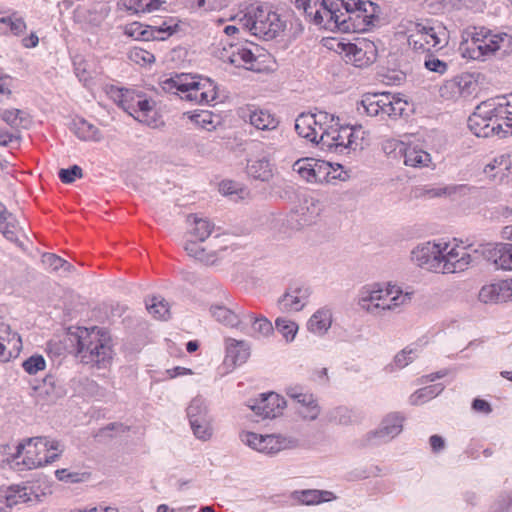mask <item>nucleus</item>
Segmentation results:
<instances>
[{"mask_svg":"<svg viewBox=\"0 0 512 512\" xmlns=\"http://www.w3.org/2000/svg\"><path fill=\"white\" fill-rule=\"evenodd\" d=\"M459 50L463 57L484 60L485 57H505L512 54V34L493 33L485 27L469 26L462 32Z\"/></svg>","mask_w":512,"mask_h":512,"instance_id":"nucleus-1","label":"nucleus"},{"mask_svg":"<svg viewBox=\"0 0 512 512\" xmlns=\"http://www.w3.org/2000/svg\"><path fill=\"white\" fill-rule=\"evenodd\" d=\"M295 7L309 21L326 30L350 31L352 7L345 0H295Z\"/></svg>","mask_w":512,"mask_h":512,"instance_id":"nucleus-2","label":"nucleus"},{"mask_svg":"<svg viewBox=\"0 0 512 512\" xmlns=\"http://www.w3.org/2000/svg\"><path fill=\"white\" fill-rule=\"evenodd\" d=\"M68 338L75 343L76 353L81 362L104 368L112 359V343L109 333L98 327H77L75 332H69Z\"/></svg>","mask_w":512,"mask_h":512,"instance_id":"nucleus-3","label":"nucleus"},{"mask_svg":"<svg viewBox=\"0 0 512 512\" xmlns=\"http://www.w3.org/2000/svg\"><path fill=\"white\" fill-rule=\"evenodd\" d=\"M161 85L165 92L195 104L208 105L218 98L216 83L200 75L176 74L162 81Z\"/></svg>","mask_w":512,"mask_h":512,"instance_id":"nucleus-4","label":"nucleus"},{"mask_svg":"<svg viewBox=\"0 0 512 512\" xmlns=\"http://www.w3.org/2000/svg\"><path fill=\"white\" fill-rule=\"evenodd\" d=\"M503 108L502 101L489 100L479 104L475 111L468 118V127L477 137H489L491 135L504 136L508 130L503 129L505 114L500 113Z\"/></svg>","mask_w":512,"mask_h":512,"instance_id":"nucleus-5","label":"nucleus"},{"mask_svg":"<svg viewBox=\"0 0 512 512\" xmlns=\"http://www.w3.org/2000/svg\"><path fill=\"white\" fill-rule=\"evenodd\" d=\"M21 444L25 445L24 457L21 463L27 469H35L51 464L58 460L64 451V445L60 441L47 436L27 438Z\"/></svg>","mask_w":512,"mask_h":512,"instance_id":"nucleus-6","label":"nucleus"},{"mask_svg":"<svg viewBox=\"0 0 512 512\" xmlns=\"http://www.w3.org/2000/svg\"><path fill=\"white\" fill-rule=\"evenodd\" d=\"M240 23L244 31L266 40L275 38L285 28L279 14L260 5L250 6Z\"/></svg>","mask_w":512,"mask_h":512,"instance_id":"nucleus-7","label":"nucleus"},{"mask_svg":"<svg viewBox=\"0 0 512 512\" xmlns=\"http://www.w3.org/2000/svg\"><path fill=\"white\" fill-rule=\"evenodd\" d=\"M111 97L124 111L134 119L147 125L155 123L154 112L151 102L143 95L129 89L112 88Z\"/></svg>","mask_w":512,"mask_h":512,"instance_id":"nucleus-8","label":"nucleus"},{"mask_svg":"<svg viewBox=\"0 0 512 512\" xmlns=\"http://www.w3.org/2000/svg\"><path fill=\"white\" fill-rule=\"evenodd\" d=\"M396 292V295L391 296L392 290H387L385 293L382 290L370 291L367 296L359 299L358 304L361 309L373 315H382L385 311L394 310L411 301L412 293L406 292L403 294L402 291Z\"/></svg>","mask_w":512,"mask_h":512,"instance_id":"nucleus-9","label":"nucleus"},{"mask_svg":"<svg viewBox=\"0 0 512 512\" xmlns=\"http://www.w3.org/2000/svg\"><path fill=\"white\" fill-rule=\"evenodd\" d=\"M335 121V116L320 111L317 114L303 112L295 119V131L297 135L318 146L321 131L325 130L326 124Z\"/></svg>","mask_w":512,"mask_h":512,"instance_id":"nucleus-10","label":"nucleus"},{"mask_svg":"<svg viewBox=\"0 0 512 512\" xmlns=\"http://www.w3.org/2000/svg\"><path fill=\"white\" fill-rule=\"evenodd\" d=\"M339 117L335 116V123L326 124L325 130L321 131L318 147L322 150L342 152L352 144V126L340 125Z\"/></svg>","mask_w":512,"mask_h":512,"instance_id":"nucleus-11","label":"nucleus"},{"mask_svg":"<svg viewBox=\"0 0 512 512\" xmlns=\"http://www.w3.org/2000/svg\"><path fill=\"white\" fill-rule=\"evenodd\" d=\"M45 495L36 484L12 485L0 493V510L12 508L20 503L37 504Z\"/></svg>","mask_w":512,"mask_h":512,"instance_id":"nucleus-12","label":"nucleus"},{"mask_svg":"<svg viewBox=\"0 0 512 512\" xmlns=\"http://www.w3.org/2000/svg\"><path fill=\"white\" fill-rule=\"evenodd\" d=\"M414 36L409 38V44L414 49H422L429 51L431 48H442L448 42V35L446 28L438 23L435 25L418 24L417 34L418 39H413Z\"/></svg>","mask_w":512,"mask_h":512,"instance_id":"nucleus-13","label":"nucleus"},{"mask_svg":"<svg viewBox=\"0 0 512 512\" xmlns=\"http://www.w3.org/2000/svg\"><path fill=\"white\" fill-rule=\"evenodd\" d=\"M320 212V202L313 198H306L296 209L286 215L283 224L289 230H300L305 226L313 224L320 215Z\"/></svg>","mask_w":512,"mask_h":512,"instance_id":"nucleus-14","label":"nucleus"},{"mask_svg":"<svg viewBox=\"0 0 512 512\" xmlns=\"http://www.w3.org/2000/svg\"><path fill=\"white\" fill-rule=\"evenodd\" d=\"M380 6L370 0H354V33L365 32L380 24Z\"/></svg>","mask_w":512,"mask_h":512,"instance_id":"nucleus-15","label":"nucleus"},{"mask_svg":"<svg viewBox=\"0 0 512 512\" xmlns=\"http://www.w3.org/2000/svg\"><path fill=\"white\" fill-rule=\"evenodd\" d=\"M478 84L474 76L464 73L446 80L440 87V96L444 99L451 100L459 97L467 98L471 96L477 89Z\"/></svg>","mask_w":512,"mask_h":512,"instance_id":"nucleus-16","label":"nucleus"},{"mask_svg":"<svg viewBox=\"0 0 512 512\" xmlns=\"http://www.w3.org/2000/svg\"><path fill=\"white\" fill-rule=\"evenodd\" d=\"M240 438L243 443L252 449L266 454H275L282 449H286L290 442L277 435H260L254 432H242Z\"/></svg>","mask_w":512,"mask_h":512,"instance_id":"nucleus-17","label":"nucleus"},{"mask_svg":"<svg viewBox=\"0 0 512 512\" xmlns=\"http://www.w3.org/2000/svg\"><path fill=\"white\" fill-rule=\"evenodd\" d=\"M404 417L399 413H390L381 421L378 429L371 431L366 436L368 444L377 445L395 438L402 431Z\"/></svg>","mask_w":512,"mask_h":512,"instance_id":"nucleus-18","label":"nucleus"},{"mask_svg":"<svg viewBox=\"0 0 512 512\" xmlns=\"http://www.w3.org/2000/svg\"><path fill=\"white\" fill-rule=\"evenodd\" d=\"M163 22L160 26H144L139 22L127 24L124 29L125 35L135 40H164L175 32V28Z\"/></svg>","mask_w":512,"mask_h":512,"instance_id":"nucleus-19","label":"nucleus"},{"mask_svg":"<svg viewBox=\"0 0 512 512\" xmlns=\"http://www.w3.org/2000/svg\"><path fill=\"white\" fill-rule=\"evenodd\" d=\"M242 333L260 338L268 336L273 332L272 323L262 315L252 312H242V321L239 329Z\"/></svg>","mask_w":512,"mask_h":512,"instance_id":"nucleus-20","label":"nucleus"},{"mask_svg":"<svg viewBox=\"0 0 512 512\" xmlns=\"http://www.w3.org/2000/svg\"><path fill=\"white\" fill-rule=\"evenodd\" d=\"M310 294L311 290L306 285L290 286L278 300V306L282 311L298 312L305 306Z\"/></svg>","mask_w":512,"mask_h":512,"instance_id":"nucleus-21","label":"nucleus"},{"mask_svg":"<svg viewBox=\"0 0 512 512\" xmlns=\"http://www.w3.org/2000/svg\"><path fill=\"white\" fill-rule=\"evenodd\" d=\"M285 406V400L277 393L270 392L262 394L261 399L257 401L251 408L263 418H275L281 414Z\"/></svg>","mask_w":512,"mask_h":512,"instance_id":"nucleus-22","label":"nucleus"},{"mask_svg":"<svg viewBox=\"0 0 512 512\" xmlns=\"http://www.w3.org/2000/svg\"><path fill=\"white\" fill-rule=\"evenodd\" d=\"M479 300L483 303H502L512 298V287L507 281L485 285L479 291Z\"/></svg>","mask_w":512,"mask_h":512,"instance_id":"nucleus-23","label":"nucleus"},{"mask_svg":"<svg viewBox=\"0 0 512 512\" xmlns=\"http://www.w3.org/2000/svg\"><path fill=\"white\" fill-rule=\"evenodd\" d=\"M376 58L377 48L374 42L363 37H354V67H367L373 64Z\"/></svg>","mask_w":512,"mask_h":512,"instance_id":"nucleus-24","label":"nucleus"},{"mask_svg":"<svg viewBox=\"0 0 512 512\" xmlns=\"http://www.w3.org/2000/svg\"><path fill=\"white\" fill-rule=\"evenodd\" d=\"M440 247L437 244L426 242L418 245L411 251V260L419 267L431 271L432 265L438 264Z\"/></svg>","mask_w":512,"mask_h":512,"instance_id":"nucleus-25","label":"nucleus"},{"mask_svg":"<svg viewBox=\"0 0 512 512\" xmlns=\"http://www.w3.org/2000/svg\"><path fill=\"white\" fill-rule=\"evenodd\" d=\"M230 49L231 51L229 52L224 48V52L221 56L224 61H227L236 67L255 70L254 64L256 62V57L251 50L232 44L230 45Z\"/></svg>","mask_w":512,"mask_h":512,"instance_id":"nucleus-26","label":"nucleus"},{"mask_svg":"<svg viewBox=\"0 0 512 512\" xmlns=\"http://www.w3.org/2000/svg\"><path fill=\"white\" fill-rule=\"evenodd\" d=\"M36 401L38 404L55 403L63 395V388L56 384L55 378L48 375L44 378L42 384L35 387Z\"/></svg>","mask_w":512,"mask_h":512,"instance_id":"nucleus-27","label":"nucleus"},{"mask_svg":"<svg viewBox=\"0 0 512 512\" xmlns=\"http://www.w3.org/2000/svg\"><path fill=\"white\" fill-rule=\"evenodd\" d=\"M249 123L255 127L257 130L261 131H269L273 133H277V129L279 126V119L268 110L264 109H255L249 111L248 114Z\"/></svg>","mask_w":512,"mask_h":512,"instance_id":"nucleus-28","label":"nucleus"},{"mask_svg":"<svg viewBox=\"0 0 512 512\" xmlns=\"http://www.w3.org/2000/svg\"><path fill=\"white\" fill-rule=\"evenodd\" d=\"M225 347L226 359L234 365L245 363L250 356V346L246 341L229 337L225 339Z\"/></svg>","mask_w":512,"mask_h":512,"instance_id":"nucleus-29","label":"nucleus"},{"mask_svg":"<svg viewBox=\"0 0 512 512\" xmlns=\"http://www.w3.org/2000/svg\"><path fill=\"white\" fill-rule=\"evenodd\" d=\"M383 98V93L380 94H365L360 102H357L356 111L359 115H366L369 117L377 116L379 113L383 114V108L388 102Z\"/></svg>","mask_w":512,"mask_h":512,"instance_id":"nucleus-30","label":"nucleus"},{"mask_svg":"<svg viewBox=\"0 0 512 512\" xmlns=\"http://www.w3.org/2000/svg\"><path fill=\"white\" fill-rule=\"evenodd\" d=\"M289 395L301 405L299 414L304 419L315 420L318 417L320 414V407L313 394L298 392L290 393Z\"/></svg>","mask_w":512,"mask_h":512,"instance_id":"nucleus-31","label":"nucleus"},{"mask_svg":"<svg viewBox=\"0 0 512 512\" xmlns=\"http://www.w3.org/2000/svg\"><path fill=\"white\" fill-rule=\"evenodd\" d=\"M210 313L219 323L231 328L240 329L242 313H236L223 305H212Z\"/></svg>","mask_w":512,"mask_h":512,"instance_id":"nucleus-32","label":"nucleus"},{"mask_svg":"<svg viewBox=\"0 0 512 512\" xmlns=\"http://www.w3.org/2000/svg\"><path fill=\"white\" fill-rule=\"evenodd\" d=\"M399 153L404 157V164L415 168L428 166L431 161L430 154L416 147H403L400 145Z\"/></svg>","mask_w":512,"mask_h":512,"instance_id":"nucleus-33","label":"nucleus"},{"mask_svg":"<svg viewBox=\"0 0 512 512\" xmlns=\"http://www.w3.org/2000/svg\"><path fill=\"white\" fill-rule=\"evenodd\" d=\"M331 323V311L327 308H321L310 317L307 328L310 332L322 335L330 328Z\"/></svg>","mask_w":512,"mask_h":512,"instance_id":"nucleus-34","label":"nucleus"},{"mask_svg":"<svg viewBox=\"0 0 512 512\" xmlns=\"http://www.w3.org/2000/svg\"><path fill=\"white\" fill-rule=\"evenodd\" d=\"M73 131L82 141L99 142L102 139L100 130L83 118L74 120Z\"/></svg>","mask_w":512,"mask_h":512,"instance_id":"nucleus-35","label":"nucleus"},{"mask_svg":"<svg viewBox=\"0 0 512 512\" xmlns=\"http://www.w3.org/2000/svg\"><path fill=\"white\" fill-rule=\"evenodd\" d=\"M490 259L497 268L503 270H512V244L506 243L495 247L489 251Z\"/></svg>","mask_w":512,"mask_h":512,"instance_id":"nucleus-36","label":"nucleus"},{"mask_svg":"<svg viewBox=\"0 0 512 512\" xmlns=\"http://www.w3.org/2000/svg\"><path fill=\"white\" fill-rule=\"evenodd\" d=\"M296 493L298 501L305 505H317L323 502L332 501L336 498L331 491L327 490L309 489Z\"/></svg>","mask_w":512,"mask_h":512,"instance_id":"nucleus-37","label":"nucleus"},{"mask_svg":"<svg viewBox=\"0 0 512 512\" xmlns=\"http://www.w3.org/2000/svg\"><path fill=\"white\" fill-rule=\"evenodd\" d=\"M164 0H120L119 5L132 14L150 13L160 8Z\"/></svg>","mask_w":512,"mask_h":512,"instance_id":"nucleus-38","label":"nucleus"},{"mask_svg":"<svg viewBox=\"0 0 512 512\" xmlns=\"http://www.w3.org/2000/svg\"><path fill=\"white\" fill-rule=\"evenodd\" d=\"M383 98H386V102H388L383 108V114L388 115L390 118H397L404 115L408 107V102L400 97L399 94L383 92Z\"/></svg>","mask_w":512,"mask_h":512,"instance_id":"nucleus-39","label":"nucleus"},{"mask_svg":"<svg viewBox=\"0 0 512 512\" xmlns=\"http://www.w3.org/2000/svg\"><path fill=\"white\" fill-rule=\"evenodd\" d=\"M247 174L253 179L267 182L273 177L272 166L265 158L254 160L247 165Z\"/></svg>","mask_w":512,"mask_h":512,"instance_id":"nucleus-40","label":"nucleus"},{"mask_svg":"<svg viewBox=\"0 0 512 512\" xmlns=\"http://www.w3.org/2000/svg\"><path fill=\"white\" fill-rule=\"evenodd\" d=\"M15 341L21 344L20 336L11 330V327L3 319H0V360L8 361L11 357L10 352H6V343Z\"/></svg>","mask_w":512,"mask_h":512,"instance_id":"nucleus-41","label":"nucleus"},{"mask_svg":"<svg viewBox=\"0 0 512 512\" xmlns=\"http://www.w3.org/2000/svg\"><path fill=\"white\" fill-rule=\"evenodd\" d=\"M0 232L7 240L11 242H18L19 235L22 233V228L19 226L16 217L11 212L2 220V223H0Z\"/></svg>","mask_w":512,"mask_h":512,"instance_id":"nucleus-42","label":"nucleus"},{"mask_svg":"<svg viewBox=\"0 0 512 512\" xmlns=\"http://www.w3.org/2000/svg\"><path fill=\"white\" fill-rule=\"evenodd\" d=\"M444 390V385L441 383L429 385L418 389L410 396V403L412 405H418L425 401L432 399L439 395Z\"/></svg>","mask_w":512,"mask_h":512,"instance_id":"nucleus-43","label":"nucleus"},{"mask_svg":"<svg viewBox=\"0 0 512 512\" xmlns=\"http://www.w3.org/2000/svg\"><path fill=\"white\" fill-rule=\"evenodd\" d=\"M454 249L449 251L447 254H443V252L439 251V256L437 257L438 264L432 265L431 271L436 273H455L457 272L455 261H452L454 258Z\"/></svg>","mask_w":512,"mask_h":512,"instance_id":"nucleus-44","label":"nucleus"},{"mask_svg":"<svg viewBox=\"0 0 512 512\" xmlns=\"http://www.w3.org/2000/svg\"><path fill=\"white\" fill-rule=\"evenodd\" d=\"M146 308L157 319H167L169 317L168 303L161 297H152L149 301H146Z\"/></svg>","mask_w":512,"mask_h":512,"instance_id":"nucleus-45","label":"nucleus"},{"mask_svg":"<svg viewBox=\"0 0 512 512\" xmlns=\"http://www.w3.org/2000/svg\"><path fill=\"white\" fill-rule=\"evenodd\" d=\"M312 164L315 168L314 182H329V176L331 173L337 172L339 168H334V165L330 162L317 160L311 158Z\"/></svg>","mask_w":512,"mask_h":512,"instance_id":"nucleus-46","label":"nucleus"},{"mask_svg":"<svg viewBox=\"0 0 512 512\" xmlns=\"http://www.w3.org/2000/svg\"><path fill=\"white\" fill-rule=\"evenodd\" d=\"M24 448L25 445L21 442L16 446L0 444V464L14 462L23 454Z\"/></svg>","mask_w":512,"mask_h":512,"instance_id":"nucleus-47","label":"nucleus"},{"mask_svg":"<svg viewBox=\"0 0 512 512\" xmlns=\"http://www.w3.org/2000/svg\"><path fill=\"white\" fill-rule=\"evenodd\" d=\"M0 117L11 128L18 130L19 127L23 126L26 113L20 109H6L2 111ZM17 133H19V131H17Z\"/></svg>","mask_w":512,"mask_h":512,"instance_id":"nucleus-48","label":"nucleus"},{"mask_svg":"<svg viewBox=\"0 0 512 512\" xmlns=\"http://www.w3.org/2000/svg\"><path fill=\"white\" fill-rule=\"evenodd\" d=\"M41 261L52 271H58L60 269L70 271L73 268L69 262L54 253H44L42 255Z\"/></svg>","mask_w":512,"mask_h":512,"instance_id":"nucleus-49","label":"nucleus"},{"mask_svg":"<svg viewBox=\"0 0 512 512\" xmlns=\"http://www.w3.org/2000/svg\"><path fill=\"white\" fill-rule=\"evenodd\" d=\"M466 189L465 185H450L446 187H432V188H423L421 192V196H426L428 198L441 197L443 195H452L457 192H461Z\"/></svg>","mask_w":512,"mask_h":512,"instance_id":"nucleus-50","label":"nucleus"},{"mask_svg":"<svg viewBox=\"0 0 512 512\" xmlns=\"http://www.w3.org/2000/svg\"><path fill=\"white\" fill-rule=\"evenodd\" d=\"M213 229L214 224L209 220L195 218L192 235L196 240L203 242L211 235Z\"/></svg>","mask_w":512,"mask_h":512,"instance_id":"nucleus-51","label":"nucleus"},{"mask_svg":"<svg viewBox=\"0 0 512 512\" xmlns=\"http://www.w3.org/2000/svg\"><path fill=\"white\" fill-rule=\"evenodd\" d=\"M293 170L308 182H314L315 168L311 158L299 159L293 164Z\"/></svg>","mask_w":512,"mask_h":512,"instance_id":"nucleus-52","label":"nucleus"},{"mask_svg":"<svg viewBox=\"0 0 512 512\" xmlns=\"http://www.w3.org/2000/svg\"><path fill=\"white\" fill-rule=\"evenodd\" d=\"M276 329L287 341H292L298 330V325L290 320L278 318L275 322Z\"/></svg>","mask_w":512,"mask_h":512,"instance_id":"nucleus-53","label":"nucleus"},{"mask_svg":"<svg viewBox=\"0 0 512 512\" xmlns=\"http://www.w3.org/2000/svg\"><path fill=\"white\" fill-rule=\"evenodd\" d=\"M208 414L207 405L202 397H195L187 407L188 419L205 416Z\"/></svg>","mask_w":512,"mask_h":512,"instance_id":"nucleus-54","label":"nucleus"},{"mask_svg":"<svg viewBox=\"0 0 512 512\" xmlns=\"http://www.w3.org/2000/svg\"><path fill=\"white\" fill-rule=\"evenodd\" d=\"M0 22L7 25L10 31L16 36L21 35L26 30L24 19L17 17L16 13H13L11 16L2 17Z\"/></svg>","mask_w":512,"mask_h":512,"instance_id":"nucleus-55","label":"nucleus"},{"mask_svg":"<svg viewBox=\"0 0 512 512\" xmlns=\"http://www.w3.org/2000/svg\"><path fill=\"white\" fill-rule=\"evenodd\" d=\"M46 362L42 355H32L27 360H25L22 364L23 369L28 374H36L38 371H42L45 369Z\"/></svg>","mask_w":512,"mask_h":512,"instance_id":"nucleus-56","label":"nucleus"},{"mask_svg":"<svg viewBox=\"0 0 512 512\" xmlns=\"http://www.w3.org/2000/svg\"><path fill=\"white\" fill-rule=\"evenodd\" d=\"M412 353H413L412 349H408V348L403 349L402 351H400L399 353H397L395 355L393 363L388 365L386 367V370L389 372H392L394 367H396V368L406 367L409 363H411L413 361V357L411 356Z\"/></svg>","mask_w":512,"mask_h":512,"instance_id":"nucleus-57","label":"nucleus"},{"mask_svg":"<svg viewBox=\"0 0 512 512\" xmlns=\"http://www.w3.org/2000/svg\"><path fill=\"white\" fill-rule=\"evenodd\" d=\"M196 241L197 240L195 239V241H190L186 244L185 250L188 252V254L206 263L213 262L214 260L212 258H214V255H206L205 249L200 248Z\"/></svg>","mask_w":512,"mask_h":512,"instance_id":"nucleus-58","label":"nucleus"},{"mask_svg":"<svg viewBox=\"0 0 512 512\" xmlns=\"http://www.w3.org/2000/svg\"><path fill=\"white\" fill-rule=\"evenodd\" d=\"M129 59L137 64L146 65L155 61L154 55L144 49L134 48L129 53Z\"/></svg>","mask_w":512,"mask_h":512,"instance_id":"nucleus-59","label":"nucleus"},{"mask_svg":"<svg viewBox=\"0 0 512 512\" xmlns=\"http://www.w3.org/2000/svg\"><path fill=\"white\" fill-rule=\"evenodd\" d=\"M83 176L82 169L78 165H73L67 169H60L58 172L59 179L65 183H73L77 178Z\"/></svg>","mask_w":512,"mask_h":512,"instance_id":"nucleus-60","label":"nucleus"},{"mask_svg":"<svg viewBox=\"0 0 512 512\" xmlns=\"http://www.w3.org/2000/svg\"><path fill=\"white\" fill-rule=\"evenodd\" d=\"M331 49L339 54H344L345 61L348 63L352 59V43L346 39H332Z\"/></svg>","mask_w":512,"mask_h":512,"instance_id":"nucleus-61","label":"nucleus"},{"mask_svg":"<svg viewBox=\"0 0 512 512\" xmlns=\"http://www.w3.org/2000/svg\"><path fill=\"white\" fill-rule=\"evenodd\" d=\"M220 191L224 195H238L240 198H244L247 194V190L234 181L226 180L220 183Z\"/></svg>","mask_w":512,"mask_h":512,"instance_id":"nucleus-62","label":"nucleus"},{"mask_svg":"<svg viewBox=\"0 0 512 512\" xmlns=\"http://www.w3.org/2000/svg\"><path fill=\"white\" fill-rule=\"evenodd\" d=\"M498 100L502 101L503 108H500V113L505 114V126L512 133V93L499 97Z\"/></svg>","mask_w":512,"mask_h":512,"instance_id":"nucleus-63","label":"nucleus"},{"mask_svg":"<svg viewBox=\"0 0 512 512\" xmlns=\"http://www.w3.org/2000/svg\"><path fill=\"white\" fill-rule=\"evenodd\" d=\"M424 66L429 71L436 72L439 74H444L448 68V65L446 62L434 57L433 55H429L425 59Z\"/></svg>","mask_w":512,"mask_h":512,"instance_id":"nucleus-64","label":"nucleus"}]
</instances>
